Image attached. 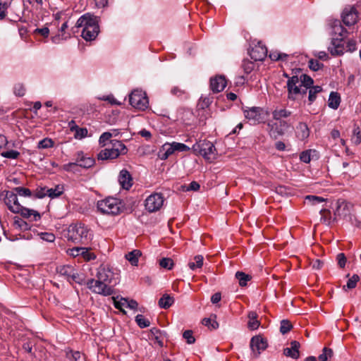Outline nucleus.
<instances>
[{
  "mask_svg": "<svg viewBox=\"0 0 361 361\" xmlns=\"http://www.w3.org/2000/svg\"><path fill=\"white\" fill-rule=\"evenodd\" d=\"M312 78L306 74L293 75L287 81L288 98L290 100H295L306 94L307 90L313 85Z\"/></svg>",
  "mask_w": 361,
  "mask_h": 361,
  "instance_id": "nucleus-1",
  "label": "nucleus"
},
{
  "mask_svg": "<svg viewBox=\"0 0 361 361\" xmlns=\"http://www.w3.org/2000/svg\"><path fill=\"white\" fill-rule=\"evenodd\" d=\"M75 27H83L82 37L86 41L94 39L99 32L97 18L89 13L84 14L77 20Z\"/></svg>",
  "mask_w": 361,
  "mask_h": 361,
  "instance_id": "nucleus-2",
  "label": "nucleus"
},
{
  "mask_svg": "<svg viewBox=\"0 0 361 361\" xmlns=\"http://www.w3.org/2000/svg\"><path fill=\"white\" fill-rule=\"evenodd\" d=\"M66 238L74 243L87 245L92 238V233L82 223L72 224L68 228Z\"/></svg>",
  "mask_w": 361,
  "mask_h": 361,
  "instance_id": "nucleus-3",
  "label": "nucleus"
},
{
  "mask_svg": "<svg viewBox=\"0 0 361 361\" xmlns=\"http://www.w3.org/2000/svg\"><path fill=\"white\" fill-rule=\"evenodd\" d=\"M127 153V148L125 145L119 140H110L109 145L102 149L97 154L98 160H111L119 157L121 154Z\"/></svg>",
  "mask_w": 361,
  "mask_h": 361,
  "instance_id": "nucleus-4",
  "label": "nucleus"
},
{
  "mask_svg": "<svg viewBox=\"0 0 361 361\" xmlns=\"http://www.w3.org/2000/svg\"><path fill=\"white\" fill-rule=\"evenodd\" d=\"M97 208L103 214L118 215L122 212L123 204L117 198L107 197L97 202Z\"/></svg>",
  "mask_w": 361,
  "mask_h": 361,
  "instance_id": "nucleus-5",
  "label": "nucleus"
},
{
  "mask_svg": "<svg viewBox=\"0 0 361 361\" xmlns=\"http://www.w3.org/2000/svg\"><path fill=\"white\" fill-rule=\"evenodd\" d=\"M194 150L202 156L207 161L212 162L216 159V149L212 142L207 140L200 141L194 145Z\"/></svg>",
  "mask_w": 361,
  "mask_h": 361,
  "instance_id": "nucleus-6",
  "label": "nucleus"
},
{
  "mask_svg": "<svg viewBox=\"0 0 361 361\" xmlns=\"http://www.w3.org/2000/svg\"><path fill=\"white\" fill-rule=\"evenodd\" d=\"M190 150V147L183 143L173 142L164 144L158 152V157L161 160H166L171 155L176 152H186Z\"/></svg>",
  "mask_w": 361,
  "mask_h": 361,
  "instance_id": "nucleus-7",
  "label": "nucleus"
},
{
  "mask_svg": "<svg viewBox=\"0 0 361 361\" xmlns=\"http://www.w3.org/2000/svg\"><path fill=\"white\" fill-rule=\"evenodd\" d=\"M130 105L137 109L145 110L148 107V98L145 92L142 90H135L129 96Z\"/></svg>",
  "mask_w": 361,
  "mask_h": 361,
  "instance_id": "nucleus-8",
  "label": "nucleus"
},
{
  "mask_svg": "<svg viewBox=\"0 0 361 361\" xmlns=\"http://www.w3.org/2000/svg\"><path fill=\"white\" fill-rule=\"evenodd\" d=\"M292 112L286 108L276 107L272 111V117L274 120L279 121L280 123V129L278 130L279 134H283L284 130H287L290 124L288 121H283V119L287 118L290 116Z\"/></svg>",
  "mask_w": 361,
  "mask_h": 361,
  "instance_id": "nucleus-9",
  "label": "nucleus"
},
{
  "mask_svg": "<svg viewBox=\"0 0 361 361\" xmlns=\"http://www.w3.org/2000/svg\"><path fill=\"white\" fill-rule=\"evenodd\" d=\"M244 116L246 119L252 125H256L264 121L265 118V112L260 107L253 106L245 109L243 110Z\"/></svg>",
  "mask_w": 361,
  "mask_h": 361,
  "instance_id": "nucleus-10",
  "label": "nucleus"
},
{
  "mask_svg": "<svg viewBox=\"0 0 361 361\" xmlns=\"http://www.w3.org/2000/svg\"><path fill=\"white\" fill-rule=\"evenodd\" d=\"M87 286L92 292L97 294L108 296L114 293V290L111 286L98 279L89 280L87 283Z\"/></svg>",
  "mask_w": 361,
  "mask_h": 361,
  "instance_id": "nucleus-11",
  "label": "nucleus"
},
{
  "mask_svg": "<svg viewBox=\"0 0 361 361\" xmlns=\"http://www.w3.org/2000/svg\"><path fill=\"white\" fill-rule=\"evenodd\" d=\"M250 349L252 350V356L253 358H257L261 354L262 351H264L268 347L267 341L262 336H253L250 340Z\"/></svg>",
  "mask_w": 361,
  "mask_h": 361,
  "instance_id": "nucleus-12",
  "label": "nucleus"
},
{
  "mask_svg": "<svg viewBox=\"0 0 361 361\" xmlns=\"http://www.w3.org/2000/svg\"><path fill=\"white\" fill-rule=\"evenodd\" d=\"M164 197L160 193H153L145 200V206L149 212L159 211L163 206Z\"/></svg>",
  "mask_w": 361,
  "mask_h": 361,
  "instance_id": "nucleus-13",
  "label": "nucleus"
},
{
  "mask_svg": "<svg viewBox=\"0 0 361 361\" xmlns=\"http://www.w3.org/2000/svg\"><path fill=\"white\" fill-rule=\"evenodd\" d=\"M358 13L355 7L349 6L344 8L342 13V20L347 26L353 25L357 21Z\"/></svg>",
  "mask_w": 361,
  "mask_h": 361,
  "instance_id": "nucleus-14",
  "label": "nucleus"
},
{
  "mask_svg": "<svg viewBox=\"0 0 361 361\" xmlns=\"http://www.w3.org/2000/svg\"><path fill=\"white\" fill-rule=\"evenodd\" d=\"M4 202L12 212H18L20 209L17 194L14 191H6Z\"/></svg>",
  "mask_w": 361,
  "mask_h": 361,
  "instance_id": "nucleus-15",
  "label": "nucleus"
},
{
  "mask_svg": "<svg viewBox=\"0 0 361 361\" xmlns=\"http://www.w3.org/2000/svg\"><path fill=\"white\" fill-rule=\"evenodd\" d=\"M250 55L255 61H262L267 56V49L261 42H257L250 50Z\"/></svg>",
  "mask_w": 361,
  "mask_h": 361,
  "instance_id": "nucleus-16",
  "label": "nucleus"
},
{
  "mask_svg": "<svg viewBox=\"0 0 361 361\" xmlns=\"http://www.w3.org/2000/svg\"><path fill=\"white\" fill-rule=\"evenodd\" d=\"M227 81L224 75H216L210 78V89L214 93H219L226 87Z\"/></svg>",
  "mask_w": 361,
  "mask_h": 361,
  "instance_id": "nucleus-17",
  "label": "nucleus"
},
{
  "mask_svg": "<svg viewBox=\"0 0 361 361\" xmlns=\"http://www.w3.org/2000/svg\"><path fill=\"white\" fill-rule=\"evenodd\" d=\"M58 273L65 276L68 281L78 282V274L75 273L74 268L71 265L61 266L58 269Z\"/></svg>",
  "mask_w": 361,
  "mask_h": 361,
  "instance_id": "nucleus-18",
  "label": "nucleus"
},
{
  "mask_svg": "<svg viewBox=\"0 0 361 361\" xmlns=\"http://www.w3.org/2000/svg\"><path fill=\"white\" fill-rule=\"evenodd\" d=\"M118 182L121 186L126 190H128L132 186L133 178L128 170L122 169L120 171L118 176Z\"/></svg>",
  "mask_w": 361,
  "mask_h": 361,
  "instance_id": "nucleus-19",
  "label": "nucleus"
},
{
  "mask_svg": "<svg viewBox=\"0 0 361 361\" xmlns=\"http://www.w3.org/2000/svg\"><path fill=\"white\" fill-rule=\"evenodd\" d=\"M300 344L298 341H293L290 342V347L286 348L283 349V354L286 357H291L293 359H298L300 357L299 348Z\"/></svg>",
  "mask_w": 361,
  "mask_h": 361,
  "instance_id": "nucleus-20",
  "label": "nucleus"
},
{
  "mask_svg": "<svg viewBox=\"0 0 361 361\" xmlns=\"http://www.w3.org/2000/svg\"><path fill=\"white\" fill-rule=\"evenodd\" d=\"M336 209L334 211L335 219L338 216H346L348 214L349 209L348 204L342 200H338L336 202Z\"/></svg>",
  "mask_w": 361,
  "mask_h": 361,
  "instance_id": "nucleus-21",
  "label": "nucleus"
},
{
  "mask_svg": "<svg viewBox=\"0 0 361 361\" xmlns=\"http://www.w3.org/2000/svg\"><path fill=\"white\" fill-rule=\"evenodd\" d=\"M112 279V272L105 269L104 267H99L97 274V279L100 281L108 284L111 283Z\"/></svg>",
  "mask_w": 361,
  "mask_h": 361,
  "instance_id": "nucleus-22",
  "label": "nucleus"
},
{
  "mask_svg": "<svg viewBox=\"0 0 361 361\" xmlns=\"http://www.w3.org/2000/svg\"><path fill=\"white\" fill-rule=\"evenodd\" d=\"M329 51L332 55L339 56L343 54L344 48L341 44V41L338 39H333L331 46L329 47Z\"/></svg>",
  "mask_w": 361,
  "mask_h": 361,
  "instance_id": "nucleus-23",
  "label": "nucleus"
},
{
  "mask_svg": "<svg viewBox=\"0 0 361 361\" xmlns=\"http://www.w3.org/2000/svg\"><path fill=\"white\" fill-rule=\"evenodd\" d=\"M248 322L247 326L251 330H255L258 329L260 325L259 321L257 319L258 315L256 312H250L248 313Z\"/></svg>",
  "mask_w": 361,
  "mask_h": 361,
  "instance_id": "nucleus-24",
  "label": "nucleus"
},
{
  "mask_svg": "<svg viewBox=\"0 0 361 361\" xmlns=\"http://www.w3.org/2000/svg\"><path fill=\"white\" fill-rule=\"evenodd\" d=\"M341 103V97L338 92H331L330 93L328 104L333 109H337Z\"/></svg>",
  "mask_w": 361,
  "mask_h": 361,
  "instance_id": "nucleus-25",
  "label": "nucleus"
},
{
  "mask_svg": "<svg viewBox=\"0 0 361 361\" xmlns=\"http://www.w3.org/2000/svg\"><path fill=\"white\" fill-rule=\"evenodd\" d=\"M20 209H19V211L17 213L20 214L22 216L25 218H29L32 215H33L35 221H37L40 219V215L37 211L25 208L23 207L21 204L20 205Z\"/></svg>",
  "mask_w": 361,
  "mask_h": 361,
  "instance_id": "nucleus-26",
  "label": "nucleus"
},
{
  "mask_svg": "<svg viewBox=\"0 0 361 361\" xmlns=\"http://www.w3.org/2000/svg\"><path fill=\"white\" fill-rule=\"evenodd\" d=\"M142 255V252L139 250H133L126 255V258L133 266H137L138 259Z\"/></svg>",
  "mask_w": 361,
  "mask_h": 361,
  "instance_id": "nucleus-27",
  "label": "nucleus"
},
{
  "mask_svg": "<svg viewBox=\"0 0 361 361\" xmlns=\"http://www.w3.org/2000/svg\"><path fill=\"white\" fill-rule=\"evenodd\" d=\"M216 316L212 314L209 318L202 319V324L207 326L210 330L216 329L219 327V323L216 322Z\"/></svg>",
  "mask_w": 361,
  "mask_h": 361,
  "instance_id": "nucleus-28",
  "label": "nucleus"
},
{
  "mask_svg": "<svg viewBox=\"0 0 361 361\" xmlns=\"http://www.w3.org/2000/svg\"><path fill=\"white\" fill-rule=\"evenodd\" d=\"M174 302L173 297L169 294H164L159 300V305L164 309L169 308Z\"/></svg>",
  "mask_w": 361,
  "mask_h": 361,
  "instance_id": "nucleus-29",
  "label": "nucleus"
},
{
  "mask_svg": "<svg viewBox=\"0 0 361 361\" xmlns=\"http://www.w3.org/2000/svg\"><path fill=\"white\" fill-rule=\"evenodd\" d=\"M297 135L298 137L301 139L304 140L307 137H308L310 135L309 128L307 127V125L305 123H300L298 126L297 127Z\"/></svg>",
  "mask_w": 361,
  "mask_h": 361,
  "instance_id": "nucleus-30",
  "label": "nucleus"
},
{
  "mask_svg": "<svg viewBox=\"0 0 361 361\" xmlns=\"http://www.w3.org/2000/svg\"><path fill=\"white\" fill-rule=\"evenodd\" d=\"M48 197L55 198L59 197L63 192V187L58 185L53 188H47Z\"/></svg>",
  "mask_w": 361,
  "mask_h": 361,
  "instance_id": "nucleus-31",
  "label": "nucleus"
},
{
  "mask_svg": "<svg viewBox=\"0 0 361 361\" xmlns=\"http://www.w3.org/2000/svg\"><path fill=\"white\" fill-rule=\"evenodd\" d=\"M308 99L310 103L313 102L316 98L317 94L322 92V88L320 86H310V87L308 88Z\"/></svg>",
  "mask_w": 361,
  "mask_h": 361,
  "instance_id": "nucleus-32",
  "label": "nucleus"
},
{
  "mask_svg": "<svg viewBox=\"0 0 361 361\" xmlns=\"http://www.w3.org/2000/svg\"><path fill=\"white\" fill-rule=\"evenodd\" d=\"M360 281V276L357 274H353L350 278L345 286H343V290L347 291V289H353L356 287L357 282Z\"/></svg>",
  "mask_w": 361,
  "mask_h": 361,
  "instance_id": "nucleus-33",
  "label": "nucleus"
},
{
  "mask_svg": "<svg viewBox=\"0 0 361 361\" xmlns=\"http://www.w3.org/2000/svg\"><path fill=\"white\" fill-rule=\"evenodd\" d=\"M235 277L238 280L239 285L240 286H245L247 281L252 279L249 274H246L242 271H237L235 274Z\"/></svg>",
  "mask_w": 361,
  "mask_h": 361,
  "instance_id": "nucleus-34",
  "label": "nucleus"
},
{
  "mask_svg": "<svg viewBox=\"0 0 361 361\" xmlns=\"http://www.w3.org/2000/svg\"><path fill=\"white\" fill-rule=\"evenodd\" d=\"M171 93L180 99H186L188 97L187 92L178 86L173 87L171 90Z\"/></svg>",
  "mask_w": 361,
  "mask_h": 361,
  "instance_id": "nucleus-35",
  "label": "nucleus"
},
{
  "mask_svg": "<svg viewBox=\"0 0 361 361\" xmlns=\"http://www.w3.org/2000/svg\"><path fill=\"white\" fill-rule=\"evenodd\" d=\"M203 257L202 255H196L194 257L195 262H190L188 267L191 270H195L197 268H201L203 265Z\"/></svg>",
  "mask_w": 361,
  "mask_h": 361,
  "instance_id": "nucleus-36",
  "label": "nucleus"
},
{
  "mask_svg": "<svg viewBox=\"0 0 361 361\" xmlns=\"http://www.w3.org/2000/svg\"><path fill=\"white\" fill-rule=\"evenodd\" d=\"M288 57V54L281 53L278 51H274L269 54V58L272 61H286Z\"/></svg>",
  "mask_w": 361,
  "mask_h": 361,
  "instance_id": "nucleus-37",
  "label": "nucleus"
},
{
  "mask_svg": "<svg viewBox=\"0 0 361 361\" xmlns=\"http://www.w3.org/2000/svg\"><path fill=\"white\" fill-rule=\"evenodd\" d=\"M316 150L308 149L301 152L300 159L301 161L308 164L312 159V153H316Z\"/></svg>",
  "mask_w": 361,
  "mask_h": 361,
  "instance_id": "nucleus-38",
  "label": "nucleus"
},
{
  "mask_svg": "<svg viewBox=\"0 0 361 361\" xmlns=\"http://www.w3.org/2000/svg\"><path fill=\"white\" fill-rule=\"evenodd\" d=\"M174 263L172 259L169 257H164L159 260V266L161 268L166 269H171L173 267Z\"/></svg>",
  "mask_w": 361,
  "mask_h": 361,
  "instance_id": "nucleus-39",
  "label": "nucleus"
},
{
  "mask_svg": "<svg viewBox=\"0 0 361 361\" xmlns=\"http://www.w3.org/2000/svg\"><path fill=\"white\" fill-rule=\"evenodd\" d=\"M333 355L332 349L325 347L323 348L322 353L319 355L318 359L320 361H327L328 358L331 357Z\"/></svg>",
  "mask_w": 361,
  "mask_h": 361,
  "instance_id": "nucleus-40",
  "label": "nucleus"
},
{
  "mask_svg": "<svg viewBox=\"0 0 361 361\" xmlns=\"http://www.w3.org/2000/svg\"><path fill=\"white\" fill-rule=\"evenodd\" d=\"M135 322L140 328H145L150 325V322L142 314L135 317Z\"/></svg>",
  "mask_w": 361,
  "mask_h": 361,
  "instance_id": "nucleus-41",
  "label": "nucleus"
},
{
  "mask_svg": "<svg viewBox=\"0 0 361 361\" xmlns=\"http://www.w3.org/2000/svg\"><path fill=\"white\" fill-rule=\"evenodd\" d=\"M13 191L17 194V195H18L23 197H30L32 195L31 190L23 187H16L13 188Z\"/></svg>",
  "mask_w": 361,
  "mask_h": 361,
  "instance_id": "nucleus-42",
  "label": "nucleus"
},
{
  "mask_svg": "<svg viewBox=\"0 0 361 361\" xmlns=\"http://www.w3.org/2000/svg\"><path fill=\"white\" fill-rule=\"evenodd\" d=\"M94 162L95 161L93 158L85 157L84 159L81 162L78 163V164L80 167L89 169L94 164Z\"/></svg>",
  "mask_w": 361,
  "mask_h": 361,
  "instance_id": "nucleus-43",
  "label": "nucleus"
},
{
  "mask_svg": "<svg viewBox=\"0 0 361 361\" xmlns=\"http://www.w3.org/2000/svg\"><path fill=\"white\" fill-rule=\"evenodd\" d=\"M242 68L246 74H249L254 70L255 63L250 60H243Z\"/></svg>",
  "mask_w": 361,
  "mask_h": 361,
  "instance_id": "nucleus-44",
  "label": "nucleus"
},
{
  "mask_svg": "<svg viewBox=\"0 0 361 361\" xmlns=\"http://www.w3.org/2000/svg\"><path fill=\"white\" fill-rule=\"evenodd\" d=\"M293 328V325L288 320H282L281 322L280 331L282 334H285L290 331Z\"/></svg>",
  "mask_w": 361,
  "mask_h": 361,
  "instance_id": "nucleus-45",
  "label": "nucleus"
},
{
  "mask_svg": "<svg viewBox=\"0 0 361 361\" xmlns=\"http://www.w3.org/2000/svg\"><path fill=\"white\" fill-rule=\"evenodd\" d=\"M54 146V141L50 138H44L38 143V148L47 149Z\"/></svg>",
  "mask_w": 361,
  "mask_h": 361,
  "instance_id": "nucleus-46",
  "label": "nucleus"
},
{
  "mask_svg": "<svg viewBox=\"0 0 361 361\" xmlns=\"http://www.w3.org/2000/svg\"><path fill=\"white\" fill-rule=\"evenodd\" d=\"M78 164L75 161L63 165V166H62L63 170L68 171V172H73V173L78 172Z\"/></svg>",
  "mask_w": 361,
  "mask_h": 361,
  "instance_id": "nucleus-47",
  "label": "nucleus"
},
{
  "mask_svg": "<svg viewBox=\"0 0 361 361\" xmlns=\"http://www.w3.org/2000/svg\"><path fill=\"white\" fill-rule=\"evenodd\" d=\"M1 155L3 157L11 159H16L20 156V152L16 150H9L6 152H2L1 153Z\"/></svg>",
  "mask_w": 361,
  "mask_h": 361,
  "instance_id": "nucleus-48",
  "label": "nucleus"
},
{
  "mask_svg": "<svg viewBox=\"0 0 361 361\" xmlns=\"http://www.w3.org/2000/svg\"><path fill=\"white\" fill-rule=\"evenodd\" d=\"M67 357L73 359L74 361H85L84 355L79 351H70L69 353H67Z\"/></svg>",
  "mask_w": 361,
  "mask_h": 361,
  "instance_id": "nucleus-49",
  "label": "nucleus"
},
{
  "mask_svg": "<svg viewBox=\"0 0 361 361\" xmlns=\"http://www.w3.org/2000/svg\"><path fill=\"white\" fill-rule=\"evenodd\" d=\"M84 250L81 252V256L84 258L85 261H90L96 259V255L90 252V249L87 247H83Z\"/></svg>",
  "mask_w": 361,
  "mask_h": 361,
  "instance_id": "nucleus-50",
  "label": "nucleus"
},
{
  "mask_svg": "<svg viewBox=\"0 0 361 361\" xmlns=\"http://www.w3.org/2000/svg\"><path fill=\"white\" fill-rule=\"evenodd\" d=\"M112 137V134L109 132H105L101 135L99 137V142L103 147H106L109 143H106L107 141L110 140Z\"/></svg>",
  "mask_w": 361,
  "mask_h": 361,
  "instance_id": "nucleus-51",
  "label": "nucleus"
},
{
  "mask_svg": "<svg viewBox=\"0 0 361 361\" xmlns=\"http://www.w3.org/2000/svg\"><path fill=\"white\" fill-rule=\"evenodd\" d=\"M87 133H88V130L87 128H78L75 131V135H74V137L76 139H82L85 137H87Z\"/></svg>",
  "mask_w": 361,
  "mask_h": 361,
  "instance_id": "nucleus-52",
  "label": "nucleus"
},
{
  "mask_svg": "<svg viewBox=\"0 0 361 361\" xmlns=\"http://www.w3.org/2000/svg\"><path fill=\"white\" fill-rule=\"evenodd\" d=\"M305 200L311 202L312 204H317L326 201V200L322 197L315 195H307Z\"/></svg>",
  "mask_w": 361,
  "mask_h": 361,
  "instance_id": "nucleus-53",
  "label": "nucleus"
},
{
  "mask_svg": "<svg viewBox=\"0 0 361 361\" xmlns=\"http://www.w3.org/2000/svg\"><path fill=\"white\" fill-rule=\"evenodd\" d=\"M183 337L186 340L188 344H192L195 342V338L193 336V334L191 330L185 331L183 332Z\"/></svg>",
  "mask_w": 361,
  "mask_h": 361,
  "instance_id": "nucleus-54",
  "label": "nucleus"
},
{
  "mask_svg": "<svg viewBox=\"0 0 361 361\" xmlns=\"http://www.w3.org/2000/svg\"><path fill=\"white\" fill-rule=\"evenodd\" d=\"M114 299V307L119 310L120 311L125 313V312L123 310V307H126V303H125V300H126V298H121L120 300H117L116 298H113Z\"/></svg>",
  "mask_w": 361,
  "mask_h": 361,
  "instance_id": "nucleus-55",
  "label": "nucleus"
},
{
  "mask_svg": "<svg viewBox=\"0 0 361 361\" xmlns=\"http://www.w3.org/2000/svg\"><path fill=\"white\" fill-rule=\"evenodd\" d=\"M14 94L18 97H22L25 93V88L23 84L18 83L14 86Z\"/></svg>",
  "mask_w": 361,
  "mask_h": 361,
  "instance_id": "nucleus-56",
  "label": "nucleus"
},
{
  "mask_svg": "<svg viewBox=\"0 0 361 361\" xmlns=\"http://www.w3.org/2000/svg\"><path fill=\"white\" fill-rule=\"evenodd\" d=\"M323 66L317 60L310 59L309 61V68L312 71H318Z\"/></svg>",
  "mask_w": 361,
  "mask_h": 361,
  "instance_id": "nucleus-57",
  "label": "nucleus"
},
{
  "mask_svg": "<svg viewBox=\"0 0 361 361\" xmlns=\"http://www.w3.org/2000/svg\"><path fill=\"white\" fill-rule=\"evenodd\" d=\"M84 250L82 247H75L68 250V253L74 257L81 256V252Z\"/></svg>",
  "mask_w": 361,
  "mask_h": 361,
  "instance_id": "nucleus-58",
  "label": "nucleus"
},
{
  "mask_svg": "<svg viewBox=\"0 0 361 361\" xmlns=\"http://www.w3.org/2000/svg\"><path fill=\"white\" fill-rule=\"evenodd\" d=\"M40 237L43 240L52 243L55 240V235L51 233H42Z\"/></svg>",
  "mask_w": 361,
  "mask_h": 361,
  "instance_id": "nucleus-59",
  "label": "nucleus"
},
{
  "mask_svg": "<svg viewBox=\"0 0 361 361\" xmlns=\"http://www.w3.org/2000/svg\"><path fill=\"white\" fill-rule=\"evenodd\" d=\"M47 188H41L39 189H37L35 191V197L37 198H43L46 196H48V193H47Z\"/></svg>",
  "mask_w": 361,
  "mask_h": 361,
  "instance_id": "nucleus-60",
  "label": "nucleus"
},
{
  "mask_svg": "<svg viewBox=\"0 0 361 361\" xmlns=\"http://www.w3.org/2000/svg\"><path fill=\"white\" fill-rule=\"evenodd\" d=\"M338 264L341 268H344L346 263V257L343 253H339L337 255Z\"/></svg>",
  "mask_w": 361,
  "mask_h": 361,
  "instance_id": "nucleus-61",
  "label": "nucleus"
},
{
  "mask_svg": "<svg viewBox=\"0 0 361 361\" xmlns=\"http://www.w3.org/2000/svg\"><path fill=\"white\" fill-rule=\"evenodd\" d=\"M68 21L64 22L60 28V32H61V37L63 39H67L68 37H71V33H66L65 32L66 29L68 27Z\"/></svg>",
  "mask_w": 361,
  "mask_h": 361,
  "instance_id": "nucleus-62",
  "label": "nucleus"
},
{
  "mask_svg": "<svg viewBox=\"0 0 361 361\" xmlns=\"http://www.w3.org/2000/svg\"><path fill=\"white\" fill-rule=\"evenodd\" d=\"M353 135L355 136L354 142L356 145H359L361 142V133L359 127H356L353 129Z\"/></svg>",
  "mask_w": 361,
  "mask_h": 361,
  "instance_id": "nucleus-63",
  "label": "nucleus"
},
{
  "mask_svg": "<svg viewBox=\"0 0 361 361\" xmlns=\"http://www.w3.org/2000/svg\"><path fill=\"white\" fill-rule=\"evenodd\" d=\"M99 99L104 101H107L111 104H121V103L117 102L116 99L112 95L104 96L103 97H101Z\"/></svg>",
  "mask_w": 361,
  "mask_h": 361,
  "instance_id": "nucleus-64",
  "label": "nucleus"
}]
</instances>
